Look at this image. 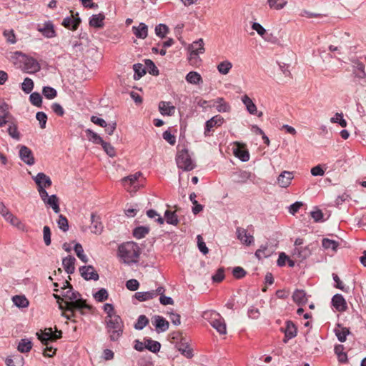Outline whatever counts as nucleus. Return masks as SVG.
I'll list each match as a JSON object with an SVG mask.
<instances>
[{"label":"nucleus","mask_w":366,"mask_h":366,"mask_svg":"<svg viewBox=\"0 0 366 366\" xmlns=\"http://www.w3.org/2000/svg\"><path fill=\"white\" fill-rule=\"evenodd\" d=\"M63 284V286L61 287V294H54L53 296L56 300L61 310L71 312L70 315L63 313V315L67 320H71L74 315L75 310H81L89 308V307L81 297V295L78 292L73 290L71 285L68 281H65Z\"/></svg>","instance_id":"f257e3e1"},{"label":"nucleus","mask_w":366,"mask_h":366,"mask_svg":"<svg viewBox=\"0 0 366 366\" xmlns=\"http://www.w3.org/2000/svg\"><path fill=\"white\" fill-rule=\"evenodd\" d=\"M142 249L134 242L129 241L119 245L117 257L126 264L132 265L139 262Z\"/></svg>","instance_id":"f03ea898"},{"label":"nucleus","mask_w":366,"mask_h":366,"mask_svg":"<svg viewBox=\"0 0 366 366\" xmlns=\"http://www.w3.org/2000/svg\"><path fill=\"white\" fill-rule=\"evenodd\" d=\"M107 328L112 341H117L123 334L124 323L119 315L106 319Z\"/></svg>","instance_id":"7ed1b4c3"},{"label":"nucleus","mask_w":366,"mask_h":366,"mask_svg":"<svg viewBox=\"0 0 366 366\" xmlns=\"http://www.w3.org/2000/svg\"><path fill=\"white\" fill-rule=\"evenodd\" d=\"M176 163L178 168L184 171H191L195 168V163L187 149H182L177 152Z\"/></svg>","instance_id":"20e7f679"},{"label":"nucleus","mask_w":366,"mask_h":366,"mask_svg":"<svg viewBox=\"0 0 366 366\" xmlns=\"http://www.w3.org/2000/svg\"><path fill=\"white\" fill-rule=\"evenodd\" d=\"M204 318L210 319L209 322L213 328H214L220 335L227 333V327L224 318L214 311L206 312L204 314Z\"/></svg>","instance_id":"39448f33"},{"label":"nucleus","mask_w":366,"mask_h":366,"mask_svg":"<svg viewBox=\"0 0 366 366\" xmlns=\"http://www.w3.org/2000/svg\"><path fill=\"white\" fill-rule=\"evenodd\" d=\"M188 51V60L189 62L192 64L197 63L199 60L198 56L199 54H202L205 51L204 40L202 39H199L198 40L193 41L189 45Z\"/></svg>","instance_id":"423d86ee"},{"label":"nucleus","mask_w":366,"mask_h":366,"mask_svg":"<svg viewBox=\"0 0 366 366\" xmlns=\"http://www.w3.org/2000/svg\"><path fill=\"white\" fill-rule=\"evenodd\" d=\"M33 179L37 185V189L39 193V196L46 197L47 192L45 189L50 187L52 184L50 177L46 175L44 173L39 172L33 177Z\"/></svg>","instance_id":"0eeeda50"},{"label":"nucleus","mask_w":366,"mask_h":366,"mask_svg":"<svg viewBox=\"0 0 366 366\" xmlns=\"http://www.w3.org/2000/svg\"><path fill=\"white\" fill-rule=\"evenodd\" d=\"M165 289L163 287H159L157 290L147 292H137L134 294V297L139 302H144L155 298L159 295L164 294Z\"/></svg>","instance_id":"6e6552de"},{"label":"nucleus","mask_w":366,"mask_h":366,"mask_svg":"<svg viewBox=\"0 0 366 366\" xmlns=\"http://www.w3.org/2000/svg\"><path fill=\"white\" fill-rule=\"evenodd\" d=\"M176 348L185 357L191 359L193 356V350L189 346V340L181 337L180 340L176 343Z\"/></svg>","instance_id":"1a4fd4ad"},{"label":"nucleus","mask_w":366,"mask_h":366,"mask_svg":"<svg viewBox=\"0 0 366 366\" xmlns=\"http://www.w3.org/2000/svg\"><path fill=\"white\" fill-rule=\"evenodd\" d=\"M22 63L23 69L26 72L29 74L36 73L39 71L41 69L40 64L35 59H34L33 57L28 56L26 54Z\"/></svg>","instance_id":"9d476101"},{"label":"nucleus","mask_w":366,"mask_h":366,"mask_svg":"<svg viewBox=\"0 0 366 366\" xmlns=\"http://www.w3.org/2000/svg\"><path fill=\"white\" fill-rule=\"evenodd\" d=\"M237 238L242 242V244L249 246L254 242V238L252 234L249 233L244 228L238 227L236 229Z\"/></svg>","instance_id":"9b49d317"},{"label":"nucleus","mask_w":366,"mask_h":366,"mask_svg":"<svg viewBox=\"0 0 366 366\" xmlns=\"http://www.w3.org/2000/svg\"><path fill=\"white\" fill-rule=\"evenodd\" d=\"M224 122V118L220 115H215L207 120L204 127V136H209V132L214 127H220Z\"/></svg>","instance_id":"f8f14e48"},{"label":"nucleus","mask_w":366,"mask_h":366,"mask_svg":"<svg viewBox=\"0 0 366 366\" xmlns=\"http://www.w3.org/2000/svg\"><path fill=\"white\" fill-rule=\"evenodd\" d=\"M41 200L44 202V203L51 207L53 211L58 214L60 212V207H59V200L56 195L52 194L49 196L48 194V192L46 194V197L44 196H40Z\"/></svg>","instance_id":"ddd939ff"},{"label":"nucleus","mask_w":366,"mask_h":366,"mask_svg":"<svg viewBox=\"0 0 366 366\" xmlns=\"http://www.w3.org/2000/svg\"><path fill=\"white\" fill-rule=\"evenodd\" d=\"M37 30L46 38L56 36L54 24L51 21H46L42 25L38 24Z\"/></svg>","instance_id":"4468645a"},{"label":"nucleus","mask_w":366,"mask_h":366,"mask_svg":"<svg viewBox=\"0 0 366 366\" xmlns=\"http://www.w3.org/2000/svg\"><path fill=\"white\" fill-rule=\"evenodd\" d=\"M241 100L244 105L245 106L247 112L252 115H256L258 117H262L263 116L262 112H258L256 105L252 100L250 97H249L247 94L243 95L241 98Z\"/></svg>","instance_id":"2eb2a0df"},{"label":"nucleus","mask_w":366,"mask_h":366,"mask_svg":"<svg viewBox=\"0 0 366 366\" xmlns=\"http://www.w3.org/2000/svg\"><path fill=\"white\" fill-rule=\"evenodd\" d=\"M79 272L82 277L86 280H98L99 274L92 265L82 266L79 268Z\"/></svg>","instance_id":"dca6fc26"},{"label":"nucleus","mask_w":366,"mask_h":366,"mask_svg":"<svg viewBox=\"0 0 366 366\" xmlns=\"http://www.w3.org/2000/svg\"><path fill=\"white\" fill-rule=\"evenodd\" d=\"M19 157L21 161L28 165L31 166L35 163L32 152L26 146H21L19 150Z\"/></svg>","instance_id":"f3484780"},{"label":"nucleus","mask_w":366,"mask_h":366,"mask_svg":"<svg viewBox=\"0 0 366 366\" xmlns=\"http://www.w3.org/2000/svg\"><path fill=\"white\" fill-rule=\"evenodd\" d=\"M351 62L352 64L353 74L358 79L366 78L364 64L357 59H352Z\"/></svg>","instance_id":"a211bd4d"},{"label":"nucleus","mask_w":366,"mask_h":366,"mask_svg":"<svg viewBox=\"0 0 366 366\" xmlns=\"http://www.w3.org/2000/svg\"><path fill=\"white\" fill-rule=\"evenodd\" d=\"M104 229L100 217L92 213L91 214V231L96 234H100Z\"/></svg>","instance_id":"6ab92c4d"},{"label":"nucleus","mask_w":366,"mask_h":366,"mask_svg":"<svg viewBox=\"0 0 366 366\" xmlns=\"http://www.w3.org/2000/svg\"><path fill=\"white\" fill-rule=\"evenodd\" d=\"M333 307L339 312L345 311L347 309V303L342 295L336 294L332 299Z\"/></svg>","instance_id":"aec40b11"},{"label":"nucleus","mask_w":366,"mask_h":366,"mask_svg":"<svg viewBox=\"0 0 366 366\" xmlns=\"http://www.w3.org/2000/svg\"><path fill=\"white\" fill-rule=\"evenodd\" d=\"M293 177L292 172L284 171L279 175L277 183L281 187L286 188L291 184Z\"/></svg>","instance_id":"412c9836"},{"label":"nucleus","mask_w":366,"mask_h":366,"mask_svg":"<svg viewBox=\"0 0 366 366\" xmlns=\"http://www.w3.org/2000/svg\"><path fill=\"white\" fill-rule=\"evenodd\" d=\"M105 16L103 13L92 15L89 19V25L92 27L100 29L104 25Z\"/></svg>","instance_id":"4be33fe9"},{"label":"nucleus","mask_w":366,"mask_h":366,"mask_svg":"<svg viewBox=\"0 0 366 366\" xmlns=\"http://www.w3.org/2000/svg\"><path fill=\"white\" fill-rule=\"evenodd\" d=\"M212 107H215L219 112H228L230 111L229 104L221 97L212 100Z\"/></svg>","instance_id":"5701e85b"},{"label":"nucleus","mask_w":366,"mask_h":366,"mask_svg":"<svg viewBox=\"0 0 366 366\" xmlns=\"http://www.w3.org/2000/svg\"><path fill=\"white\" fill-rule=\"evenodd\" d=\"M132 31L136 37L145 39L148 35V27L144 23H140L137 26H134Z\"/></svg>","instance_id":"b1692460"},{"label":"nucleus","mask_w":366,"mask_h":366,"mask_svg":"<svg viewBox=\"0 0 366 366\" xmlns=\"http://www.w3.org/2000/svg\"><path fill=\"white\" fill-rule=\"evenodd\" d=\"M80 22L81 19L79 17H66L63 20L62 25L69 29L75 31Z\"/></svg>","instance_id":"393cba45"},{"label":"nucleus","mask_w":366,"mask_h":366,"mask_svg":"<svg viewBox=\"0 0 366 366\" xmlns=\"http://www.w3.org/2000/svg\"><path fill=\"white\" fill-rule=\"evenodd\" d=\"M154 326L158 332H165L169 328V322L161 316L154 317Z\"/></svg>","instance_id":"a878e982"},{"label":"nucleus","mask_w":366,"mask_h":366,"mask_svg":"<svg viewBox=\"0 0 366 366\" xmlns=\"http://www.w3.org/2000/svg\"><path fill=\"white\" fill-rule=\"evenodd\" d=\"M284 332L285 337L284 342H286L287 340L292 339L297 335V327L291 321H287Z\"/></svg>","instance_id":"bb28decb"},{"label":"nucleus","mask_w":366,"mask_h":366,"mask_svg":"<svg viewBox=\"0 0 366 366\" xmlns=\"http://www.w3.org/2000/svg\"><path fill=\"white\" fill-rule=\"evenodd\" d=\"M76 259L72 256H68L63 259L62 265L67 274H72L75 270L74 264Z\"/></svg>","instance_id":"cd10ccee"},{"label":"nucleus","mask_w":366,"mask_h":366,"mask_svg":"<svg viewBox=\"0 0 366 366\" xmlns=\"http://www.w3.org/2000/svg\"><path fill=\"white\" fill-rule=\"evenodd\" d=\"M292 299L299 305H305L308 300L305 292L302 290H296L293 293Z\"/></svg>","instance_id":"c85d7f7f"},{"label":"nucleus","mask_w":366,"mask_h":366,"mask_svg":"<svg viewBox=\"0 0 366 366\" xmlns=\"http://www.w3.org/2000/svg\"><path fill=\"white\" fill-rule=\"evenodd\" d=\"M144 341H145V349L149 351L157 353L160 350L161 344L158 341L153 340L149 337H144Z\"/></svg>","instance_id":"c756f323"},{"label":"nucleus","mask_w":366,"mask_h":366,"mask_svg":"<svg viewBox=\"0 0 366 366\" xmlns=\"http://www.w3.org/2000/svg\"><path fill=\"white\" fill-rule=\"evenodd\" d=\"M159 109L162 114L172 116L175 112V107L170 102H161L159 104Z\"/></svg>","instance_id":"7c9ffc66"},{"label":"nucleus","mask_w":366,"mask_h":366,"mask_svg":"<svg viewBox=\"0 0 366 366\" xmlns=\"http://www.w3.org/2000/svg\"><path fill=\"white\" fill-rule=\"evenodd\" d=\"M24 58H25V54L21 51L11 52L9 56V59L18 67H22Z\"/></svg>","instance_id":"2f4dec72"},{"label":"nucleus","mask_w":366,"mask_h":366,"mask_svg":"<svg viewBox=\"0 0 366 366\" xmlns=\"http://www.w3.org/2000/svg\"><path fill=\"white\" fill-rule=\"evenodd\" d=\"M334 332L338 340L341 342H345L347 336L350 334L349 329L342 327L340 324L335 328Z\"/></svg>","instance_id":"473e14b6"},{"label":"nucleus","mask_w":366,"mask_h":366,"mask_svg":"<svg viewBox=\"0 0 366 366\" xmlns=\"http://www.w3.org/2000/svg\"><path fill=\"white\" fill-rule=\"evenodd\" d=\"M185 79L188 83L192 84L198 85L203 82L201 75L197 71H189Z\"/></svg>","instance_id":"72a5a7b5"},{"label":"nucleus","mask_w":366,"mask_h":366,"mask_svg":"<svg viewBox=\"0 0 366 366\" xmlns=\"http://www.w3.org/2000/svg\"><path fill=\"white\" fill-rule=\"evenodd\" d=\"M14 305L19 308H26L29 306V302L24 295H16L12 297Z\"/></svg>","instance_id":"f704fd0d"},{"label":"nucleus","mask_w":366,"mask_h":366,"mask_svg":"<svg viewBox=\"0 0 366 366\" xmlns=\"http://www.w3.org/2000/svg\"><path fill=\"white\" fill-rule=\"evenodd\" d=\"M234 154L239 158L242 162H246L249 159V154L247 149H243L242 147H238L234 149Z\"/></svg>","instance_id":"c9c22d12"},{"label":"nucleus","mask_w":366,"mask_h":366,"mask_svg":"<svg viewBox=\"0 0 366 366\" xmlns=\"http://www.w3.org/2000/svg\"><path fill=\"white\" fill-rule=\"evenodd\" d=\"M310 254L307 247H296L293 251V257L301 260L306 259Z\"/></svg>","instance_id":"e433bc0d"},{"label":"nucleus","mask_w":366,"mask_h":366,"mask_svg":"<svg viewBox=\"0 0 366 366\" xmlns=\"http://www.w3.org/2000/svg\"><path fill=\"white\" fill-rule=\"evenodd\" d=\"M141 175L142 173L138 172H136L135 174H130L127 177H124V182L130 181L134 184V192H135L140 187V185L138 183V179L139 178V177H141Z\"/></svg>","instance_id":"4c0bfd02"},{"label":"nucleus","mask_w":366,"mask_h":366,"mask_svg":"<svg viewBox=\"0 0 366 366\" xmlns=\"http://www.w3.org/2000/svg\"><path fill=\"white\" fill-rule=\"evenodd\" d=\"M267 3L269 9L275 10H281L287 4L286 0H267Z\"/></svg>","instance_id":"58836bf2"},{"label":"nucleus","mask_w":366,"mask_h":366,"mask_svg":"<svg viewBox=\"0 0 366 366\" xmlns=\"http://www.w3.org/2000/svg\"><path fill=\"white\" fill-rule=\"evenodd\" d=\"M232 68V64L228 60L223 61L217 65L218 71L224 75L227 74Z\"/></svg>","instance_id":"ea45409f"},{"label":"nucleus","mask_w":366,"mask_h":366,"mask_svg":"<svg viewBox=\"0 0 366 366\" xmlns=\"http://www.w3.org/2000/svg\"><path fill=\"white\" fill-rule=\"evenodd\" d=\"M32 347V343L27 339H22L18 345V350L21 353L29 352Z\"/></svg>","instance_id":"a19ab883"},{"label":"nucleus","mask_w":366,"mask_h":366,"mask_svg":"<svg viewBox=\"0 0 366 366\" xmlns=\"http://www.w3.org/2000/svg\"><path fill=\"white\" fill-rule=\"evenodd\" d=\"M149 232V227L146 226H140L136 227L133 230V235L137 239L144 237Z\"/></svg>","instance_id":"79ce46f5"},{"label":"nucleus","mask_w":366,"mask_h":366,"mask_svg":"<svg viewBox=\"0 0 366 366\" xmlns=\"http://www.w3.org/2000/svg\"><path fill=\"white\" fill-rule=\"evenodd\" d=\"M86 134L89 141L92 142L94 144H102L104 142L102 138L98 134L91 129H86Z\"/></svg>","instance_id":"37998d69"},{"label":"nucleus","mask_w":366,"mask_h":366,"mask_svg":"<svg viewBox=\"0 0 366 366\" xmlns=\"http://www.w3.org/2000/svg\"><path fill=\"white\" fill-rule=\"evenodd\" d=\"M149 324V319L144 315L139 316L134 327L137 330H143Z\"/></svg>","instance_id":"c03bdc74"},{"label":"nucleus","mask_w":366,"mask_h":366,"mask_svg":"<svg viewBox=\"0 0 366 366\" xmlns=\"http://www.w3.org/2000/svg\"><path fill=\"white\" fill-rule=\"evenodd\" d=\"M164 217L166 222L169 224L177 225L179 222L177 215L176 214L175 212L167 210L164 213Z\"/></svg>","instance_id":"a18cd8bd"},{"label":"nucleus","mask_w":366,"mask_h":366,"mask_svg":"<svg viewBox=\"0 0 366 366\" xmlns=\"http://www.w3.org/2000/svg\"><path fill=\"white\" fill-rule=\"evenodd\" d=\"M270 256V252L268 250L267 245H261L260 247L255 252V257L258 259L267 258Z\"/></svg>","instance_id":"49530a36"},{"label":"nucleus","mask_w":366,"mask_h":366,"mask_svg":"<svg viewBox=\"0 0 366 366\" xmlns=\"http://www.w3.org/2000/svg\"><path fill=\"white\" fill-rule=\"evenodd\" d=\"M322 245L325 249H330L332 251H335L339 246V243L337 241L328 238H324L322 242Z\"/></svg>","instance_id":"de8ad7c7"},{"label":"nucleus","mask_w":366,"mask_h":366,"mask_svg":"<svg viewBox=\"0 0 366 366\" xmlns=\"http://www.w3.org/2000/svg\"><path fill=\"white\" fill-rule=\"evenodd\" d=\"M133 69L134 71V79H139L142 76H144L146 74L145 68L141 64H134Z\"/></svg>","instance_id":"09e8293b"},{"label":"nucleus","mask_w":366,"mask_h":366,"mask_svg":"<svg viewBox=\"0 0 366 366\" xmlns=\"http://www.w3.org/2000/svg\"><path fill=\"white\" fill-rule=\"evenodd\" d=\"M74 251L76 256L84 263L88 262V257L84 252L83 247L81 244L76 243L74 246Z\"/></svg>","instance_id":"8fccbe9b"},{"label":"nucleus","mask_w":366,"mask_h":366,"mask_svg":"<svg viewBox=\"0 0 366 366\" xmlns=\"http://www.w3.org/2000/svg\"><path fill=\"white\" fill-rule=\"evenodd\" d=\"M42 93L43 95L48 99H53L57 95L56 90L51 86H44L42 89Z\"/></svg>","instance_id":"3c124183"},{"label":"nucleus","mask_w":366,"mask_h":366,"mask_svg":"<svg viewBox=\"0 0 366 366\" xmlns=\"http://www.w3.org/2000/svg\"><path fill=\"white\" fill-rule=\"evenodd\" d=\"M330 122L332 123L339 124L342 127H346L347 125L342 113H336L335 115L330 119Z\"/></svg>","instance_id":"603ef678"},{"label":"nucleus","mask_w":366,"mask_h":366,"mask_svg":"<svg viewBox=\"0 0 366 366\" xmlns=\"http://www.w3.org/2000/svg\"><path fill=\"white\" fill-rule=\"evenodd\" d=\"M34 88V82L31 79L26 77L21 84V89L26 94H29Z\"/></svg>","instance_id":"864d4df0"},{"label":"nucleus","mask_w":366,"mask_h":366,"mask_svg":"<svg viewBox=\"0 0 366 366\" xmlns=\"http://www.w3.org/2000/svg\"><path fill=\"white\" fill-rule=\"evenodd\" d=\"M30 102L38 107H41L42 103V98L39 93L38 92H33L30 94L29 97Z\"/></svg>","instance_id":"5fc2aeb1"},{"label":"nucleus","mask_w":366,"mask_h":366,"mask_svg":"<svg viewBox=\"0 0 366 366\" xmlns=\"http://www.w3.org/2000/svg\"><path fill=\"white\" fill-rule=\"evenodd\" d=\"M4 219L9 222L11 225L19 227L21 224V222L16 216L9 212L4 217Z\"/></svg>","instance_id":"6e6d98bb"},{"label":"nucleus","mask_w":366,"mask_h":366,"mask_svg":"<svg viewBox=\"0 0 366 366\" xmlns=\"http://www.w3.org/2000/svg\"><path fill=\"white\" fill-rule=\"evenodd\" d=\"M57 224L59 228L63 232H66L69 229V223L66 217L60 214L57 220Z\"/></svg>","instance_id":"4d7b16f0"},{"label":"nucleus","mask_w":366,"mask_h":366,"mask_svg":"<svg viewBox=\"0 0 366 366\" xmlns=\"http://www.w3.org/2000/svg\"><path fill=\"white\" fill-rule=\"evenodd\" d=\"M108 292L107 290L102 288L99 291H97L94 295V299L98 302H104L108 298Z\"/></svg>","instance_id":"13d9d810"},{"label":"nucleus","mask_w":366,"mask_h":366,"mask_svg":"<svg viewBox=\"0 0 366 366\" xmlns=\"http://www.w3.org/2000/svg\"><path fill=\"white\" fill-rule=\"evenodd\" d=\"M168 32V27L163 24H159L155 27V34L159 37L163 38Z\"/></svg>","instance_id":"bf43d9fd"},{"label":"nucleus","mask_w":366,"mask_h":366,"mask_svg":"<svg viewBox=\"0 0 366 366\" xmlns=\"http://www.w3.org/2000/svg\"><path fill=\"white\" fill-rule=\"evenodd\" d=\"M3 35L6 38V41L8 43L14 44L16 42V36L14 30H4L3 32Z\"/></svg>","instance_id":"052dcab7"},{"label":"nucleus","mask_w":366,"mask_h":366,"mask_svg":"<svg viewBox=\"0 0 366 366\" xmlns=\"http://www.w3.org/2000/svg\"><path fill=\"white\" fill-rule=\"evenodd\" d=\"M36 118L39 122L40 127L41 129L46 128V124L47 122V116L43 112H38L36 114Z\"/></svg>","instance_id":"680f3d73"},{"label":"nucleus","mask_w":366,"mask_h":366,"mask_svg":"<svg viewBox=\"0 0 366 366\" xmlns=\"http://www.w3.org/2000/svg\"><path fill=\"white\" fill-rule=\"evenodd\" d=\"M51 229L49 226H44L43 228V239L45 244L49 246L51 244Z\"/></svg>","instance_id":"e2e57ef3"},{"label":"nucleus","mask_w":366,"mask_h":366,"mask_svg":"<svg viewBox=\"0 0 366 366\" xmlns=\"http://www.w3.org/2000/svg\"><path fill=\"white\" fill-rule=\"evenodd\" d=\"M8 133L14 139L19 140L20 139V134L18 131L17 126L14 124L9 125Z\"/></svg>","instance_id":"0e129e2a"},{"label":"nucleus","mask_w":366,"mask_h":366,"mask_svg":"<svg viewBox=\"0 0 366 366\" xmlns=\"http://www.w3.org/2000/svg\"><path fill=\"white\" fill-rule=\"evenodd\" d=\"M197 246H198L199 251L202 254H207L209 252V249H208L207 247L206 246L205 242L203 241V238L202 237L201 235H197Z\"/></svg>","instance_id":"69168bd1"},{"label":"nucleus","mask_w":366,"mask_h":366,"mask_svg":"<svg viewBox=\"0 0 366 366\" xmlns=\"http://www.w3.org/2000/svg\"><path fill=\"white\" fill-rule=\"evenodd\" d=\"M102 148L105 151V152L111 157H114L116 155V152L114 147L107 142H103L102 143Z\"/></svg>","instance_id":"338daca9"},{"label":"nucleus","mask_w":366,"mask_h":366,"mask_svg":"<svg viewBox=\"0 0 366 366\" xmlns=\"http://www.w3.org/2000/svg\"><path fill=\"white\" fill-rule=\"evenodd\" d=\"M238 177V182L244 183L251 177V173L247 171H240L236 174Z\"/></svg>","instance_id":"774afa93"}]
</instances>
